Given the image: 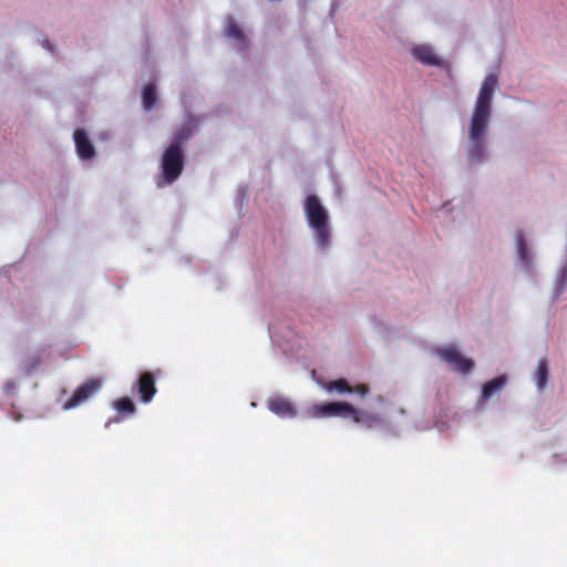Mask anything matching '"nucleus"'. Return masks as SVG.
<instances>
[{"label": "nucleus", "instance_id": "423d86ee", "mask_svg": "<svg viewBox=\"0 0 567 567\" xmlns=\"http://www.w3.org/2000/svg\"><path fill=\"white\" fill-rule=\"evenodd\" d=\"M102 389V381L97 378H91L83 384L79 385L71 398L66 400L62 409L64 411L75 409L86 401H89L91 398H93L95 394L100 392Z\"/></svg>", "mask_w": 567, "mask_h": 567}, {"label": "nucleus", "instance_id": "20e7f679", "mask_svg": "<svg viewBox=\"0 0 567 567\" xmlns=\"http://www.w3.org/2000/svg\"><path fill=\"white\" fill-rule=\"evenodd\" d=\"M497 86L498 78L496 74L491 73L484 79L471 120L488 123L492 113V100Z\"/></svg>", "mask_w": 567, "mask_h": 567}, {"label": "nucleus", "instance_id": "412c9836", "mask_svg": "<svg viewBox=\"0 0 567 567\" xmlns=\"http://www.w3.org/2000/svg\"><path fill=\"white\" fill-rule=\"evenodd\" d=\"M352 393H358L361 396H364L369 393V386L367 384H358L352 386Z\"/></svg>", "mask_w": 567, "mask_h": 567}, {"label": "nucleus", "instance_id": "6ab92c4d", "mask_svg": "<svg viewBox=\"0 0 567 567\" xmlns=\"http://www.w3.org/2000/svg\"><path fill=\"white\" fill-rule=\"evenodd\" d=\"M225 32L228 38L235 39L238 42H245V35L243 31L233 19L228 20Z\"/></svg>", "mask_w": 567, "mask_h": 567}, {"label": "nucleus", "instance_id": "2eb2a0df", "mask_svg": "<svg viewBox=\"0 0 567 567\" xmlns=\"http://www.w3.org/2000/svg\"><path fill=\"white\" fill-rule=\"evenodd\" d=\"M322 386L328 392H338V393H352V386L349 384V382L346 379H338L333 381H328L322 384Z\"/></svg>", "mask_w": 567, "mask_h": 567}, {"label": "nucleus", "instance_id": "6e6552de", "mask_svg": "<svg viewBox=\"0 0 567 567\" xmlns=\"http://www.w3.org/2000/svg\"><path fill=\"white\" fill-rule=\"evenodd\" d=\"M136 389L141 402L150 403L157 392L154 373L150 371L141 373L136 382Z\"/></svg>", "mask_w": 567, "mask_h": 567}, {"label": "nucleus", "instance_id": "39448f33", "mask_svg": "<svg viewBox=\"0 0 567 567\" xmlns=\"http://www.w3.org/2000/svg\"><path fill=\"white\" fill-rule=\"evenodd\" d=\"M434 353L461 374H468L474 368L473 360L463 357L454 344L437 347L434 349Z\"/></svg>", "mask_w": 567, "mask_h": 567}, {"label": "nucleus", "instance_id": "a211bd4d", "mask_svg": "<svg viewBox=\"0 0 567 567\" xmlns=\"http://www.w3.org/2000/svg\"><path fill=\"white\" fill-rule=\"evenodd\" d=\"M156 103V87L154 84H148L143 91V106L145 110H151Z\"/></svg>", "mask_w": 567, "mask_h": 567}, {"label": "nucleus", "instance_id": "7ed1b4c3", "mask_svg": "<svg viewBox=\"0 0 567 567\" xmlns=\"http://www.w3.org/2000/svg\"><path fill=\"white\" fill-rule=\"evenodd\" d=\"M488 128L487 122L471 120L467 133V161L471 163H478L486 156V132Z\"/></svg>", "mask_w": 567, "mask_h": 567}, {"label": "nucleus", "instance_id": "aec40b11", "mask_svg": "<svg viewBox=\"0 0 567 567\" xmlns=\"http://www.w3.org/2000/svg\"><path fill=\"white\" fill-rule=\"evenodd\" d=\"M518 254H519L520 259L524 262L528 261V249H527V246H526V244H525V241L523 239L518 240Z\"/></svg>", "mask_w": 567, "mask_h": 567}, {"label": "nucleus", "instance_id": "4468645a", "mask_svg": "<svg viewBox=\"0 0 567 567\" xmlns=\"http://www.w3.org/2000/svg\"><path fill=\"white\" fill-rule=\"evenodd\" d=\"M506 379L504 377H497L483 385L482 398L484 400L489 399L495 392L499 391L505 385Z\"/></svg>", "mask_w": 567, "mask_h": 567}, {"label": "nucleus", "instance_id": "dca6fc26", "mask_svg": "<svg viewBox=\"0 0 567 567\" xmlns=\"http://www.w3.org/2000/svg\"><path fill=\"white\" fill-rule=\"evenodd\" d=\"M190 135L192 127L189 125H183L176 130L169 145H177L179 148H184V144Z\"/></svg>", "mask_w": 567, "mask_h": 567}, {"label": "nucleus", "instance_id": "0eeeda50", "mask_svg": "<svg viewBox=\"0 0 567 567\" xmlns=\"http://www.w3.org/2000/svg\"><path fill=\"white\" fill-rule=\"evenodd\" d=\"M308 412L312 417L348 416L353 412V405L347 402L320 403L310 406Z\"/></svg>", "mask_w": 567, "mask_h": 567}, {"label": "nucleus", "instance_id": "ddd939ff", "mask_svg": "<svg viewBox=\"0 0 567 567\" xmlns=\"http://www.w3.org/2000/svg\"><path fill=\"white\" fill-rule=\"evenodd\" d=\"M549 377L548 362L546 359H540L535 372V382L538 390L545 389Z\"/></svg>", "mask_w": 567, "mask_h": 567}, {"label": "nucleus", "instance_id": "f8f14e48", "mask_svg": "<svg viewBox=\"0 0 567 567\" xmlns=\"http://www.w3.org/2000/svg\"><path fill=\"white\" fill-rule=\"evenodd\" d=\"M348 416L352 417L355 423H362L368 427H372L381 422L379 416L370 414L363 410L355 409L354 406L353 412H349Z\"/></svg>", "mask_w": 567, "mask_h": 567}, {"label": "nucleus", "instance_id": "9d476101", "mask_svg": "<svg viewBox=\"0 0 567 567\" xmlns=\"http://www.w3.org/2000/svg\"><path fill=\"white\" fill-rule=\"evenodd\" d=\"M268 409L281 417H293L296 415V410L291 402L281 396L271 398L268 401Z\"/></svg>", "mask_w": 567, "mask_h": 567}, {"label": "nucleus", "instance_id": "1a4fd4ad", "mask_svg": "<svg viewBox=\"0 0 567 567\" xmlns=\"http://www.w3.org/2000/svg\"><path fill=\"white\" fill-rule=\"evenodd\" d=\"M73 138L78 155L81 159L87 161L95 156V148L83 128H76Z\"/></svg>", "mask_w": 567, "mask_h": 567}, {"label": "nucleus", "instance_id": "f3484780", "mask_svg": "<svg viewBox=\"0 0 567 567\" xmlns=\"http://www.w3.org/2000/svg\"><path fill=\"white\" fill-rule=\"evenodd\" d=\"M113 408L118 412L123 414L132 415L135 413L136 408L134 402L127 398L122 396L113 402Z\"/></svg>", "mask_w": 567, "mask_h": 567}, {"label": "nucleus", "instance_id": "f257e3e1", "mask_svg": "<svg viewBox=\"0 0 567 567\" xmlns=\"http://www.w3.org/2000/svg\"><path fill=\"white\" fill-rule=\"evenodd\" d=\"M305 215L318 247L327 249L330 245V221L327 209L316 195H308L305 199Z\"/></svg>", "mask_w": 567, "mask_h": 567}, {"label": "nucleus", "instance_id": "f03ea898", "mask_svg": "<svg viewBox=\"0 0 567 567\" xmlns=\"http://www.w3.org/2000/svg\"><path fill=\"white\" fill-rule=\"evenodd\" d=\"M185 166V151L177 145H168L161 157V175L156 181L158 187L172 185L182 175Z\"/></svg>", "mask_w": 567, "mask_h": 567}, {"label": "nucleus", "instance_id": "5701e85b", "mask_svg": "<svg viewBox=\"0 0 567 567\" xmlns=\"http://www.w3.org/2000/svg\"><path fill=\"white\" fill-rule=\"evenodd\" d=\"M39 360L37 359L34 362H32L31 364V369H34L38 364H39Z\"/></svg>", "mask_w": 567, "mask_h": 567}, {"label": "nucleus", "instance_id": "9b49d317", "mask_svg": "<svg viewBox=\"0 0 567 567\" xmlns=\"http://www.w3.org/2000/svg\"><path fill=\"white\" fill-rule=\"evenodd\" d=\"M413 56L426 65H440V59L435 55L433 49L429 45L422 44L412 49Z\"/></svg>", "mask_w": 567, "mask_h": 567}, {"label": "nucleus", "instance_id": "4be33fe9", "mask_svg": "<svg viewBox=\"0 0 567 567\" xmlns=\"http://www.w3.org/2000/svg\"><path fill=\"white\" fill-rule=\"evenodd\" d=\"M566 276H567V275H566V271L564 270V271L561 272V276H560V282H561V285H563V284H564V281L566 280Z\"/></svg>", "mask_w": 567, "mask_h": 567}]
</instances>
